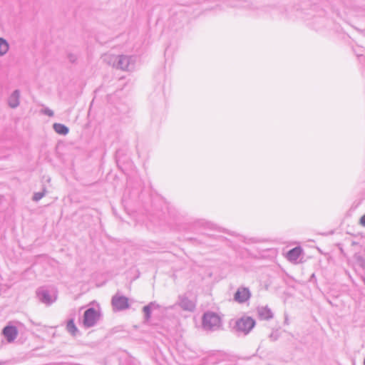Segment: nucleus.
I'll return each instance as SVG.
<instances>
[{"label": "nucleus", "mask_w": 365, "mask_h": 365, "mask_svg": "<svg viewBox=\"0 0 365 365\" xmlns=\"http://www.w3.org/2000/svg\"><path fill=\"white\" fill-rule=\"evenodd\" d=\"M42 113L50 117H52L54 115L53 111L49 109L48 108H45L44 109H43Z\"/></svg>", "instance_id": "nucleus-20"}, {"label": "nucleus", "mask_w": 365, "mask_h": 365, "mask_svg": "<svg viewBox=\"0 0 365 365\" xmlns=\"http://www.w3.org/2000/svg\"><path fill=\"white\" fill-rule=\"evenodd\" d=\"M10 48L9 42L3 37H0V56L7 53Z\"/></svg>", "instance_id": "nucleus-15"}, {"label": "nucleus", "mask_w": 365, "mask_h": 365, "mask_svg": "<svg viewBox=\"0 0 365 365\" xmlns=\"http://www.w3.org/2000/svg\"><path fill=\"white\" fill-rule=\"evenodd\" d=\"M220 322V317L213 312L205 313L202 317V326L205 329L210 330L218 327Z\"/></svg>", "instance_id": "nucleus-6"}, {"label": "nucleus", "mask_w": 365, "mask_h": 365, "mask_svg": "<svg viewBox=\"0 0 365 365\" xmlns=\"http://www.w3.org/2000/svg\"><path fill=\"white\" fill-rule=\"evenodd\" d=\"M302 253V249L299 247L292 248L287 252V258L290 261H296Z\"/></svg>", "instance_id": "nucleus-13"}, {"label": "nucleus", "mask_w": 365, "mask_h": 365, "mask_svg": "<svg viewBox=\"0 0 365 365\" xmlns=\"http://www.w3.org/2000/svg\"><path fill=\"white\" fill-rule=\"evenodd\" d=\"M2 334L8 342H12L18 335V330L15 326L8 325L3 329Z\"/></svg>", "instance_id": "nucleus-9"}, {"label": "nucleus", "mask_w": 365, "mask_h": 365, "mask_svg": "<svg viewBox=\"0 0 365 365\" xmlns=\"http://www.w3.org/2000/svg\"><path fill=\"white\" fill-rule=\"evenodd\" d=\"M354 259L355 260L356 266L359 267L363 270H365V258L359 254H355Z\"/></svg>", "instance_id": "nucleus-16"}, {"label": "nucleus", "mask_w": 365, "mask_h": 365, "mask_svg": "<svg viewBox=\"0 0 365 365\" xmlns=\"http://www.w3.org/2000/svg\"><path fill=\"white\" fill-rule=\"evenodd\" d=\"M360 224L365 227V214L360 218Z\"/></svg>", "instance_id": "nucleus-22"}, {"label": "nucleus", "mask_w": 365, "mask_h": 365, "mask_svg": "<svg viewBox=\"0 0 365 365\" xmlns=\"http://www.w3.org/2000/svg\"><path fill=\"white\" fill-rule=\"evenodd\" d=\"M53 130H55V132H56L58 134H60V135H65L68 134L69 132L68 128L61 123H56L53 125Z\"/></svg>", "instance_id": "nucleus-14"}, {"label": "nucleus", "mask_w": 365, "mask_h": 365, "mask_svg": "<svg viewBox=\"0 0 365 365\" xmlns=\"http://www.w3.org/2000/svg\"><path fill=\"white\" fill-rule=\"evenodd\" d=\"M257 311L259 318L262 320H270L274 317L272 310L267 306L259 307Z\"/></svg>", "instance_id": "nucleus-10"}, {"label": "nucleus", "mask_w": 365, "mask_h": 365, "mask_svg": "<svg viewBox=\"0 0 365 365\" xmlns=\"http://www.w3.org/2000/svg\"><path fill=\"white\" fill-rule=\"evenodd\" d=\"M160 307V306L155 302H151L148 305L143 307V312L144 313V319L148 322L151 318L152 311L158 309Z\"/></svg>", "instance_id": "nucleus-11"}, {"label": "nucleus", "mask_w": 365, "mask_h": 365, "mask_svg": "<svg viewBox=\"0 0 365 365\" xmlns=\"http://www.w3.org/2000/svg\"><path fill=\"white\" fill-rule=\"evenodd\" d=\"M36 295L38 300L46 305H51L56 300V292L43 287L37 289Z\"/></svg>", "instance_id": "nucleus-3"}, {"label": "nucleus", "mask_w": 365, "mask_h": 365, "mask_svg": "<svg viewBox=\"0 0 365 365\" xmlns=\"http://www.w3.org/2000/svg\"><path fill=\"white\" fill-rule=\"evenodd\" d=\"M251 296V292L249 288L240 287L234 294V300L239 304H243L247 302Z\"/></svg>", "instance_id": "nucleus-8"}, {"label": "nucleus", "mask_w": 365, "mask_h": 365, "mask_svg": "<svg viewBox=\"0 0 365 365\" xmlns=\"http://www.w3.org/2000/svg\"><path fill=\"white\" fill-rule=\"evenodd\" d=\"M279 334L278 333L277 331H272L269 336V339L272 341H277L279 339Z\"/></svg>", "instance_id": "nucleus-19"}, {"label": "nucleus", "mask_w": 365, "mask_h": 365, "mask_svg": "<svg viewBox=\"0 0 365 365\" xmlns=\"http://www.w3.org/2000/svg\"><path fill=\"white\" fill-rule=\"evenodd\" d=\"M20 103V91L15 90L9 96L8 98V104L11 108H16Z\"/></svg>", "instance_id": "nucleus-12"}, {"label": "nucleus", "mask_w": 365, "mask_h": 365, "mask_svg": "<svg viewBox=\"0 0 365 365\" xmlns=\"http://www.w3.org/2000/svg\"><path fill=\"white\" fill-rule=\"evenodd\" d=\"M3 364V362L0 361V365Z\"/></svg>", "instance_id": "nucleus-23"}, {"label": "nucleus", "mask_w": 365, "mask_h": 365, "mask_svg": "<svg viewBox=\"0 0 365 365\" xmlns=\"http://www.w3.org/2000/svg\"><path fill=\"white\" fill-rule=\"evenodd\" d=\"M68 58L71 63H74L76 61L77 57L76 55L70 53L68 56Z\"/></svg>", "instance_id": "nucleus-21"}, {"label": "nucleus", "mask_w": 365, "mask_h": 365, "mask_svg": "<svg viewBox=\"0 0 365 365\" xmlns=\"http://www.w3.org/2000/svg\"><path fill=\"white\" fill-rule=\"evenodd\" d=\"M103 60L107 64L122 71H130L134 64L133 57L126 55L106 54Z\"/></svg>", "instance_id": "nucleus-1"}, {"label": "nucleus", "mask_w": 365, "mask_h": 365, "mask_svg": "<svg viewBox=\"0 0 365 365\" xmlns=\"http://www.w3.org/2000/svg\"><path fill=\"white\" fill-rule=\"evenodd\" d=\"M255 324L256 322L252 317L243 316L236 320L234 329L236 331L247 335L252 331Z\"/></svg>", "instance_id": "nucleus-2"}, {"label": "nucleus", "mask_w": 365, "mask_h": 365, "mask_svg": "<svg viewBox=\"0 0 365 365\" xmlns=\"http://www.w3.org/2000/svg\"><path fill=\"white\" fill-rule=\"evenodd\" d=\"M98 312L93 307L87 309L83 314V324L89 328L93 327L99 319Z\"/></svg>", "instance_id": "nucleus-5"}, {"label": "nucleus", "mask_w": 365, "mask_h": 365, "mask_svg": "<svg viewBox=\"0 0 365 365\" xmlns=\"http://www.w3.org/2000/svg\"><path fill=\"white\" fill-rule=\"evenodd\" d=\"M176 306H179L184 311L193 312L195 309V302L185 294H182L178 296L177 302L170 308L175 309Z\"/></svg>", "instance_id": "nucleus-4"}, {"label": "nucleus", "mask_w": 365, "mask_h": 365, "mask_svg": "<svg viewBox=\"0 0 365 365\" xmlns=\"http://www.w3.org/2000/svg\"><path fill=\"white\" fill-rule=\"evenodd\" d=\"M46 195V189L43 188L42 192H35L33 196V200L35 202H38Z\"/></svg>", "instance_id": "nucleus-18"}, {"label": "nucleus", "mask_w": 365, "mask_h": 365, "mask_svg": "<svg viewBox=\"0 0 365 365\" xmlns=\"http://www.w3.org/2000/svg\"><path fill=\"white\" fill-rule=\"evenodd\" d=\"M111 304L115 311H123L129 308L128 298L118 293L112 297Z\"/></svg>", "instance_id": "nucleus-7"}, {"label": "nucleus", "mask_w": 365, "mask_h": 365, "mask_svg": "<svg viewBox=\"0 0 365 365\" xmlns=\"http://www.w3.org/2000/svg\"><path fill=\"white\" fill-rule=\"evenodd\" d=\"M67 331L71 333L73 336H75L76 332H78V329L74 324V321L73 319H69L67 322L66 325Z\"/></svg>", "instance_id": "nucleus-17"}]
</instances>
